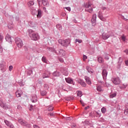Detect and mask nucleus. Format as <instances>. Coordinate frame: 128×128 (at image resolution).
Masks as SVG:
<instances>
[{
	"label": "nucleus",
	"instance_id": "14",
	"mask_svg": "<svg viewBox=\"0 0 128 128\" xmlns=\"http://www.w3.org/2000/svg\"><path fill=\"white\" fill-rule=\"evenodd\" d=\"M84 78L88 84H92V81L90 80V77L85 76Z\"/></svg>",
	"mask_w": 128,
	"mask_h": 128
},
{
	"label": "nucleus",
	"instance_id": "40",
	"mask_svg": "<svg viewBox=\"0 0 128 128\" xmlns=\"http://www.w3.org/2000/svg\"><path fill=\"white\" fill-rule=\"evenodd\" d=\"M58 42H59V44H62V46L64 44V40H62V39H60L58 40Z\"/></svg>",
	"mask_w": 128,
	"mask_h": 128
},
{
	"label": "nucleus",
	"instance_id": "16",
	"mask_svg": "<svg viewBox=\"0 0 128 128\" xmlns=\"http://www.w3.org/2000/svg\"><path fill=\"white\" fill-rule=\"evenodd\" d=\"M42 16V10L38 9V10L37 18H40Z\"/></svg>",
	"mask_w": 128,
	"mask_h": 128
},
{
	"label": "nucleus",
	"instance_id": "30",
	"mask_svg": "<svg viewBox=\"0 0 128 128\" xmlns=\"http://www.w3.org/2000/svg\"><path fill=\"white\" fill-rule=\"evenodd\" d=\"M28 6H32L34 4V1H30L28 2Z\"/></svg>",
	"mask_w": 128,
	"mask_h": 128
},
{
	"label": "nucleus",
	"instance_id": "27",
	"mask_svg": "<svg viewBox=\"0 0 128 128\" xmlns=\"http://www.w3.org/2000/svg\"><path fill=\"white\" fill-rule=\"evenodd\" d=\"M42 60L43 62H44L45 64H48V60H46V58L45 56L42 57Z\"/></svg>",
	"mask_w": 128,
	"mask_h": 128
},
{
	"label": "nucleus",
	"instance_id": "52",
	"mask_svg": "<svg viewBox=\"0 0 128 128\" xmlns=\"http://www.w3.org/2000/svg\"><path fill=\"white\" fill-rule=\"evenodd\" d=\"M99 18H100L102 22H104V16H102H102H100Z\"/></svg>",
	"mask_w": 128,
	"mask_h": 128
},
{
	"label": "nucleus",
	"instance_id": "8",
	"mask_svg": "<svg viewBox=\"0 0 128 128\" xmlns=\"http://www.w3.org/2000/svg\"><path fill=\"white\" fill-rule=\"evenodd\" d=\"M0 106L4 108V110H8V108H10V106H8L6 104H5L2 101L0 100Z\"/></svg>",
	"mask_w": 128,
	"mask_h": 128
},
{
	"label": "nucleus",
	"instance_id": "24",
	"mask_svg": "<svg viewBox=\"0 0 128 128\" xmlns=\"http://www.w3.org/2000/svg\"><path fill=\"white\" fill-rule=\"evenodd\" d=\"M16 94L17 98H20L22 96V92H20V91L18 90L16 92Z\"/></svg>",
	"mask_w": 128,
	"mask_h": 128
},
{
	"label": "nucleus",
	"instance_id": "36",
	"mask_svg": "<svg viewBox=\"0 0 128 128\" xmlns=\"http://www.w3.org/2000/svg\"><path fill=\"white\" fill-rule=\"evenodd\" d=\"M100 82L101 84H104V86H106V87H107V88H108V86H110V84H106V82H105V84H104V82Z\"/></svg>",
	"mask_w": 128,
	"mask_h": 128
},
{
	"label": "nucleus",
	"instance_id": "57",
	"mask_svg": "<svg viewBox=\"0 0 128 128\" xmlns=\"http://www.w3.org/2000/svg\"><path fill=\"white\" fill-rule=\"evenodd\" d=\"M13 67L12 66H9V70H10V72H11V70H12Z\"/></svg>",
	"mask_w": 128,
	"mask_h": 128
},
{
	"label": "nucleus",
	"instance_id": "31",
	"mask_svg": "<svg viewBox=\"0 0 128 128\" xmlns=\"http://www.w3.org/2000/svg\"><path fill=\"white\" fill-rule=\"evenodd\" d=\"M30 11L32 12V14H36V9L34 8L31 7L30 8Z\"/></svg>",
	"mask_w": 128,
	"mask_h": 128
},
{
	"label": "nucleus",
	"instance_id": "3",
	"mask_svg": "<svg viewBox=\"0 0 128 128\" xmlns=\"http://www.w3.org/2000/svg\"><path fill=\"white\" fill-rule=\"evenodd\" d=\"M18 122L22 126H26V128H30L32 126L31 124H28L26 121L22 119L18 120Z\"/></svg>",
	"mask_w": 128,
	"mask_h": 128
},
{
	"label": "nucleus",
	"instance_id": "49",
	"mask_svg": "<svg viewBox=\"0 0 128 128\" xmlns=\"http://www.w3.org/2000/svg\"><path fill=\"white\" fill-rule=\"evenodd\" d=\"M104 60H110V57L106 55L104 56Z\"/></svg>",
	"mask_w": 128,
	"mask_h": 128
},
{
	"label": "nucleus",
	"instance_id": "2",
	"mask_svg": "<svg viewBox=\"0 0 128 128\" xmlns=\"http://www.w3.org/2000/svg\"><path fill=\"white\" fill-rule=\"evenodd\" d=\"M85 10L90 12V14H92L94 12V8H92V4L90 2H86L84 4Z\"/></svg>",
	"mask_w": 128,
	"mask_h": 128
},
{
	"label": "nucleus",
	"instance_id": "59",
	"mask_svg": "<svg viewBox=\"0 0 128 128\" xmlns=\"http://www.w3.org/2000/svg\"><path fill=\"white\" fill-rule=\"evenodd\" d=\"M102 10H108V8H106V7H102Z\"/></svg>",
	"mask_w": 128,
	"mask_h": 128
},
{
	"label": "nucleus",
	"instance_id": "18",
	"mask_svg": "<svg viewBox=\"0 0 128 128\" xmlns=\"http://www.w3.org/2000/svg\"><path fill=\"white\" fill-rule=\"evenodd\" d=\"M30 100L31 102H36L38 101V98H36V96L34 95L32 96Z\"/></svg>",
	"mask_w": 128,
	"mask_h": 128
},
{
	"label": "nucleus",
	"instance_id": "13",
	"mask_svg": "<svg viewBox=\"0 0 128 128\" xmlns=\"http://www.w3.org/2000/svg\"><path fill=\"white\" fill-rule=\"evenodd\" d=\"M110 36V35L108 34V33H103L102 34V38L103 40H108Z\"/></svg>",
	"mask_w": 128,
	"mask_h": 128
},
{
	"label": "nucleus",
	"instance_id": "45",
	"mask_svg": "<svg viewBox=\"0 0 128 128\" xmlns=\"http://www.w3.org/2000/svg\"><path fill=\"white\" fill-rule=\"evenodd\" d=\"M32 74V70H30L28 72V76H30V74Z\"/></svg>",
	"mask_w": 128,
	"mask_h": 128
},
{
	"label": "nucleus",
	"instance_id": "55",
	"mask_svg": "<svg viewBox=\"0 0 128 128\" xmlns=\"http://www.w3.org/2000/svg\"><path fill=\"white\" fill-rule=\"evenodd\" d=\"M66 10H68V12H70V7H66Z\"/></svg>",
	"mask_w": 128,
	"mask_h": 128
},
{
	"label": "nucleus",
	"instance_id": "10",
	"mask_svg": "<svg viewBox=\"0 0 128 128\" xmlns=\"http://www.w3.org/2000/svg\"><path fill=\"white\" fill-rule=\"evenodd\" d=\"M4 122H5L6 126H8V128H14V124H12V122H8V120H4Z\"/></svg>",
	"mask_w": 128,
	"mask_h": 128
},
{
	"label": "nucleus",
	"instance_id": "33",
	"mask_svg": "<svg viewBox=\"0 0 128 128\" xmlns=\"http://www.w3.org/2000/svg\"><path fill=\"white\" fill-rule=\"evenodd\" d=\"M101 111L102 114H106V108L104 107H103L102 108Z\"/></svg>",
	"mask_w": 128,
	"mask_h": 128
},
{
	"label": "nucleus",
	"instance_id": "7",
	"mask_svg": "<svg viewBox=\"0 0 128 128\" xmlns=\"http://www.w3.org/2000/svg\"><path fill=\"white\" fill-rule=\"evenodd\" d=\"M91 22L93 26H96V14H94L92 15Z\"/></svg>",
	"mask_w": 128,
	"mask_h": 128
},
{
	"label": "nucleus",
	"instance_id": "44",
	"mask_svg": "<svg viewBox=\"0 0 128 128\" xmlns=\"http://www.w3.org/2000/svg\"><path fill=\"white\" fill-rule=\"evenodd\" d=\"M48 116H54V113H49L48 114Z\"/></svg>",
	"mask_w": 128,
	"mask_h": 128
},
{
	"label": "nucleus",
	"instance_id": "34",
	"mask_svg": "<svg viewBox=\"0 0 128 128\" xmlns=\"http://www.w3.org/2000/svg\"><path fill=\"white\" fill-rule=\"evenodd\" d=\"M56 26L59 30H62V25L60 24H58Z\"/></svg>",
	"mask_w": 128,
	"mask_h": 128
},
{
	"label": "nucleus",
	"instance_id": "62",
	"mask_svg": "<svg viewBox=\"0 0 128 128\" xmlns=\"http://www.w3.org/2000/svg\"><path fill=\"white\" fill-rule=\"evenodd\" d=\"M125 64H126V66H128V60H127L125 62Z\"/></svg>",
	"mask_w": 128,
	"mask_h": 128
},
{
	"label": "nucleus",
	"instance_id": "48",
	"mask_svg": "<svg viewBox=\"0 0 128 128\" xmlns=\"http://www.w3.org/2000/svg\"><path fill=\"white\" fill-rule=\"evenodd\" d=\"M2 40H4V36L0 34V42H2Z\"/></svg>",
	"mask_w": 128,
	"mask_h": 128
},
{
	"label": "nucleus",
	"instance_id": "15",
	"mask_svg": "<svg viewBox=\"0 0 128 128\" xmlns=\"http://www.w3.org/2000/svg\"><path fill=\"white\" fill-rule=\"evenodd\" d=\"M86 70H88V72L90 74H94V70H92L90 67L87 66L86 67Z\"/></svg>",
	"mask_w": 128,
	"mask_h": 128
},
{
	"label": "nucleus",
	"instance_id": "39",
	"mask_svg": "<svg viewBox=\"0 0 128 128\" xmlns=\"http://www.w3.org/2000/svg\"><path fill=\"white\" fill-rule=\"evenodd\" d=\"M81 86L84 88L86 86V82L83 81V82H82V83L81 84Z\"/></svg>",
	"mask_w": 128,
	"mask_h": 128
},
{
	"label": "nucleus",
	"instance_id": "53",
	"mask_svg": "<svg viewBox=\"0 0 128 128\" xmlns=\"http://www.w3.org/2000/svg\"><path fill=\"white\" fill-rule=\"evenodd\" d=\"M50 78V76L48 75H47V76H45L44 74L43 75V78Z\"/></svg>",
	"mask_w": 128,
	"mask_h": 128
},
{
	"label": "nucleus",
	"instance_id": "46",
	"mask_svg": "<svg viewBox=\"0 0 128 128\" xmlns=\"http://www.w3.org/2000/svg\"><path fill=\"white\" fill-rule=\"evenodd\" d=\"M128 86L127 84H123L122 86H121V88H126Z\"/></svg>",
	"mask_w": 128,
	"mask_h": 128
},
{
	"label": "nucleus",
	"instance_id": "58",
	"mask_svg": "<svg viewBox=\"0 0 128 128\" xmlns=\"http://www.w3.org/2000/svg\"><path fill=\"white\" fill-rule=\"evenodd\" d=\"M18 110H22V108L20 106V105H18Z\"/></svg>",
	"mask_w": 128,
	"mask_h": 128
},
{
	"label": "nucleus",
	"instance_id": "11",
	"mask_svg": "<svg viewBox=\"0 0 128 128\" xmlns=\"http://www.w3.org/2000/svg\"><path fill=\"white\" fill-rule=\"evenodd\" d=\"M40 2H42L43 6H50V3H48V0H40V1H38L39 4H40Z\"/></svg>",
	"mask_w": 128,
	"mask_h": 128
},
{
	"label": "nucleus",
	"instance_id": "61",
	"mask_svg": "<svg viewBox=\"0 0 128 128\" xmlns=\"http://www.w3.org/2000/svg\"><path fill=\"white\" fill-rule=\"evenodd\" d=\"M80 102L81 104H82V106H84V102H82V100H80Z\"/></svg>",
	"mask_w": 128,
	"mask_h": 128
},
{
	"label": "nucleus",
	"instance_id": "38",
	"mask_svg": "<svg viewBox=\"0 0 128 128\" xmlns=\"http://www.w3.org/2000/svg\"><path fill=\"white\" fill-rule=\"evenodd\" d=\"M76 42H78L79 44H82V40L80 39H76Z\"/></svg>",
	"mask_w": 128,
	"mask_h": 128
},
{
	"label": "nucleus",
	"instance_id": "6",
	"mask_svg": "<svg viewBox=\"0 0 128 128\" xmlns=\"http://www.w3.org/2000/svg\"><path fill=\"white\" fill-rule=\"evenodd\" d=\"M103 80L104 82H106V76H108V71L106 70L103 69L102 72Z\"/></svg>",
	"mask_w": 128,
	"mask_h": 128
},
{
	"label": "nucleus",
	"instance_id": "47",
	"mask_svg": "<svg viewBox=\"0 0 128 128\" xmlns=\"http://www.w3.org/2000/svg\"><path fill=\"white\" fill-rule=\"evenodd\" d=\"M44 86L45 90H48V85L46 84H44Z\"/></svg>",
	"mask_w": 128,
	"mask_h": 128
},
{
	"label": "nucleus",
	"instance_id": "56",
	"mask_svg": "<svg viewBox=\"0 0 128 128\" xmlns=\"http://www.w3.org/2000/svg\"><path fill=\"white\" fill-rule=\"evenodd\" d=\"M8 28H10V30H12V28H13V26H12V25H11V26H10V24H8Z\"/></svg>",
	"mask_w": 128,
	"mask_h": 128
},
{
	"label": "nucleus",
	"instance_id": "51",
	"mask_svg": "<svg viewBox=\"0 0 128 128\" xmlns=\"http://www.w3.org/2000/svg\"><path fill=\"white\" fill-rule=\"evenodd\" d=\"M83 82H84V80H82L80 79L78 80V84H82Z\"/></svg>",
	"mask_w": 128,
	"mask_h": 128
},
{
	"label": "nucleus",
	"instance_id": "17",
	"mask_svg": "<svg viewBox=\"0 0 128 128\" xmlns=\"http://www.w3.org/2000/svg\"><path fill=\"white\" fill-rule=\"evenodd\" d=\"M5 39L6 42H12V38L10 37V34H7L6 35Z\"/></svg>",
	"mask_w": 128,
	"mask_h": 128
},
{
	"label": "nucleus",
	"instance_id": "21",
	"mask_svg": "<svg viewBox=\"0 0 128 128\" xmlns=\"http://www.w3.org/2000/svg\"><path fill=\"white\" fill-rule=\"evenodd\" d=\"M48 50L50 52H54L55 54H57L56 50L54 49V48H49Z\"/></svg>",
	"mask_w": 128,
	"mask_h": 128
},
{
	"label": "nucleus",
	"instance_id": "26",
	"mask_svg": "<svg viewBox=\"0 0 128 128\" xmlns=\"http://www.w3.org/2000/svg\"><path fill=\"white\" fill-rule=\"evenodd\" d=\"M46 94H48V92L46 90L40 91V94L42 96H46Z\"/></svg>",
	"mask_w": 128,
	"mask_h": 128
},
{
	"label": "nucleus",
	"instance_id": "19",
	"mask_svg": "<svg viewBox=\"0 0 128 128\" xmlns=\"http://www.w3.org/2000/svg\"><path fill=\"white\" fill-rule=\"evenodd\" d=\"M65 80L68 84H72L74 82V80L72 79V78H66Z\"/></svg>",
	"mask_w": 128,
	"mask_h": 128
},
{
	"label": "nucleus",
	"instance_id": "43",
	"mask_svg": "<svg viewBox=\"0 0 128 128\" xmlns=\"http://www.w3.org/2000/svg\"><path fill=\"white\" fill-rule=\"evenodd\" d=\"M102 16V11H100L98 12V18H99L100 16Z\"/></svg>",
	"mask_w": 128,
	"mask_h": 128
},
{
	"label": "nucleus",
	"instance_id": "37",
	"mask_svg": "<svg viewBox=\"0 0 128 128\" xmlns=\"http://www.w3.org/2000/svg\"><path fill=\"white\" fill-rule=\"evenodd\" d=\"M58 60H59V62H62V63L64 62V58H58Z\"/></svg>",
	"mask_w": 128,
	"mask_h": 128
},
{
	"label": "nucleus",
	"instance_id": "41",
	"mask_svg": "<svg viewBox=\"0 0 128 128\" xmlns=\"http://www.w3.org/2000/svg\"><path fill=\"white\" fill-rule=\"evenodd\" d=\"M121 38L123 42H124L126 40V36L123 34L122 36H121Z\"/></svg>",
	"mask_w": 128,
	"mask_h": 128
},
{
	"label": "nucleus",
	"instance_id": "28",
	"mask_svg": "<svg viewBox=\"0 0 128 128\" xmlns=\"http://www.w3.org/2000/svg\"><path fill=\"white\" fill-rule=\"evenodd\" d=\"M48 112H52V110H54L52 106H49L48 108Z\"/></svg>",
	"mask_w": 128,
	"mask_h": 128
},
{
	"label": "nucleus",
	"instance_id": "63",
	"mask_svg": "<svg viewBox=\"0 0 128 128\" xmlns=\"http://www.w3.org/2000/svg\"><path fill=\"white\" fill-rule=\"evenodd\" d=\"M64 74V76H68V72H66Z\"/></svg>",
	"mask_w": 128,
	"mask_h": 128
},
{
	"label": "nucleus",
	"instance_id": "54",
	"mask_svg": "<svg viewBox=\"0 0 128 128\" xmlns=\"http://www.w3.org/2000/svg\"><path fill=\"white\" fill-rule=\"evenodd\" d=\"M72 120V117H68L66 118V120Z\"/></svg>",
	"mask_w": 128,
	"mask_h": 128
},
{
	"label": "nucleus",
	"instance_id": "42",
	"mask_svg": "<svg viewBox=\"0 0 128 128\" xmlns=\"http://www.w3.org/2000/svg\"><path fill=\"white\" fill-rule=\"evenodd\" d=\"M77 94L78 96H80V98L82 96V91H78L77 92Z\"/></svg>",
	"mask_w": 128,
	"mask_h": 128
},
{
	"label": "nucleus",
	"instance_id": "9",
	"mask_svg": "<svg viewBox=\"0 0 128 128\" xmlns=\"http://www.w3.org/2000/svg\"><path fill=\"white\" fill-rule=\"evenodd\" d=\"M58 54L60 56H66V51L62 49H59L58 50V52H57Z\"/></svg>",
	"mask_w": 128,
	"mask_h": 128
},
{
	"label": "nucleus",
	"instance_id": "35",
	"mask_svg": "<svg viewBox=\"0 0 128 128\" xmlns=\"http://www.w3.org/2000/svg\"><path fill=\"white\" fill-rule=\"evenodd\" d=\"M116 93H114L110 96V98H116Z\"/></svg>",
	"mask_w": 128,
	"mask_h": 128
},
{
	"label": "nucleus",
	"instance_id": "32",
	"mask_svg": "<svg viewBox=\"0 0 128 128\" xmlns=\"http://www.w3.org/2000/svg\"><path fill=\"white\" fill-rule=\"evenodd\" d=\"M122 57H120L118 62L119 66H120V64H122Z\"/></svg>",
	"mask_w": 128,
	"mask_h": 128
},
{
	"label": "nucleus",
	"instance_id": "12",
	"mask_svg": "<svg viewBox=\"0 0 128 128\" xmlns=\"http://www.w3.org/2000/svg\"><path fill=\"white\" fill-rule=\"evenodd\" d=\"M70 44V39H66L63 40V46H68V45Z\"/></svg>",
	"mask_w": 128,
	"mask_h": 128
},
{
	"label": "nucleus",
	"instance_id": "29",
	"mask_svg": "<svg viewBox=\"0 0 128 128\" xmlns=\"http://www.w3.org/2000/svg\"><path fill=\"white\" fill-rule=\"evenodd\" d=\"M52 75L54 76H60V72L56 71L53 73Z\"/></svg>",
	"mask_w": 128,
	"mask_h": 128
},
{
	"label": "nucleus",
	"instance_id": "22",
	"mask_svg": "<svg viewBox=\"0 0 128 128\" xmlns=\"http://www.w3.org/2000/svg\"><path fill=\"white\" fill-rule=\"evenodd\" d=\"M124 113L125 114H128V104L126 105Z\"/></svg>",
	"mask_w": 128,
	"mask_h": 128
},
{
	"label": "nucleus",
	"instance_id": "64",
	"mask_svg": "<svg viewBox=\"0 0 128 128\" xmlns=\"http://www.w3.org/2000/svg\"><path fill=\"white\" fill-rule=\"evenodd\" d=\"M0 52H2V46L0 45Z\"/></svg>",
	"mask_w": 128,
	"mask_h": 128
},
{
	"label": "nucleus",
	"instance_id": "1",
	"mask_svg": "<svg viewBox=\"0 0 128 128\" xmlns=\"http://www.w3.org/2000/svg\"><path fill=\"white\" fill-rule=\"evenodd\" d=\"M28 32L32 40H40V37L38 33L35 32L34 31L32 30V29L28 30Z\"/></svg>",
	"mask_w": 128,
	"mask_h": 128
},
{
	"label": "nucleus",
	"instance_id": "50",
	"mask_svg": "<svg viewBox=\"0 0 128 128\" xmlns=\"http://www.w3.org/2000/svg\"><path fill=\"white\" fill-rule=\"evenodd\" d=\"M88 58V56L86 55L83 56V60H86Z\"/></svg>",
	"mask_w": 128,
	"mask_h": 128
},
{
	"label": "nucleus",
	"instance_id": "23",
	"mask_svg": "<svg viewBox=\"0 0 128 128\" xmlns=\"http://www.w3.org/2000/svg\"><path fill=\"white\" fill-rule=\"evenodd\" d=\"M96 90H98V92H104V90H102V86H98L96 88Z\"/></svg>",
	"mask_w": 128,
	"mask_h": 128
},
{
	"label": "nucleus",
	"instance_id": "60",
	"mask_svg": "<svg viewBox=\"0 0 128 128\" xmlns=\"http://www.w3.org/2000/svg\"><path fill=\"white\" fill-rule=\"evenodd\" d=\"M124 52L126 54H128V49H126Z\"/></svg>",
	"mask_w": 128,
	"mask_h": 128
},
{
	"label": "nucleus",
	"instance_id": "20",
	"mask_svg": "<svg viewBox=\"0 0 128 128\" xmlns=\"http://www.w3.org/2000/svg\"><path fill=\"white\" fill-rule=\"evenodd\" d=\"M98 62H100V64H102L104 63V58H102V56L98 57Z\"/></svg>",
	"mask_w": 128,
	"mask_h": 128
},
{
	"label": "nucleus",
	"instance_id": "4",
	"mask_svg": "<svg viewBox=\"0 0 128 128\" xmlns=\"http://www.w3.org/2000/svg\"><path fill=\"white\" fill-rule=\"evenodd\" d=\"M16 44L19 48H22V46H24V43L22 42V39L18 38H16L15 39Z\"/></svg>",
	"mask_w": 128,
	"mask_h": 128
},
{
	"label": "nucleus",
	"instance_id": "25",
	"mask_svg": "<svg viewBox=\"0 0 128 128\" xmlns=\"http://www.w3.org/2000/svg\"><path fill=\"white\" fill-rule=\"evenodd\" d=\"M36 23L34 22H30V26H31V28H34V26H36Z\"/></svg>",
	"mask_w": 128,
	"mask_h": 128
},
{
	"label": "nucleus",
	"instance_id": "5",
	"mask_svg": "<svg viewBox=\"0 0 128 128\" xmlns=\"http://www.w3.org/2000/svg\"><path fill=\"white\" fill-rule=\"evenodd\" d=\"M112 81L115 86H118L120 84V79L118 77L112 78Z\"/></svg>",
	"mask_w": 128,
	"mask_h": 128
}]
</instances>
